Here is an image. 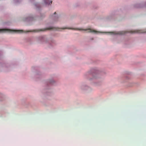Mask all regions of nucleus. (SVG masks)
Segmentation results:
<instances>
[{"label":"nucleus","instance_id":"obj_6","mask_svg":"<svg viewBox=\"0 0 146 146\" xmlns=\"http://www.w3.org/2000/svg\"><path fill=\"white\" fill-rule=\"evenodd\" d=\"M47 29H48V30L53 29H54V28L53 27H49V28H48Z\"/></svg>","mask_w":146,"mask_h":146},{"label":"nucleus","instance_id":"obj_3","mask_svg":"<svg viewBox=\"0 0 146 146\" xmlns=\"http://www.w3.org/2000/svg\"><path fill=\"white\" fill-rule=\"evenodd\" d=\"M129 32L131 33H143L141 31L138 30H135L134 31H131Z\"/></svg>","mask_w":146,"mask_h":146},{"label":"nucleus","instance_id":"obj_5","mask_svg":"<svg viewBox=\"0 0 146 146\" xmlns=\"http://www.w3.org/2000/svg\"><path fill=\"white\" fill-rule=\"evenodd\" d=\"M127 33V32L125 31H119L117 33H116V34H119V35H123L124 34L126 33Z\"/></svg>","mask_w":146,"mask_h":146},{"label":"nucleus","instance_id":"obj_9","mask_svg":"<svg viewBox=\"0 0 146 146\" xmlns=\"http://www.w3.org/2000/svg\"><path fill=\"white\" fill-rule=\"evenodd\" d=\"M54 14H56V12H55Z\"/></svg>","mask_w":146,"mask_h":146},{"label":"nucleus","instance_id":"obj_1","mask_svg":"<svg viewBox=\"0 0 146 146\" xmlns=\"http://www.w3.org/2000/svg\"><path fill=\"white\" fill-rule=\"evenodd\" d=\"M5 31H8L9 32H17L19 33H21L23 32V30H13L9 29H0V33L3 32Z\"/></svg>","mask_w":146,"mask_h":146},{"label":"nucleus","instance_id":"obj_2","mask_svg":"<svg viewBox=\"0 0 146 146\" xmlns=\"http://www.w3.org/2000/svg\"><path fill=\"white\" fill-rule=\"evenodd\" d=\"M79 30H84V31H87V30H89V32H95V33H96L97 32V31L94 30H92L90 29H78Z\"/></svg>","mask_w":146,"mask_h":146},{"label":"nucleus","instance_id":"obj_8","mask_svg":"<svg viewBox=\"0 0 146 146\" xmlns=\"http://www.w3.org/2000/svg\"><path fill=\"white\" fill-rule=\"evenodd\" d=\"M54 29H55L56 30H57V28H54Z\"/></svg>","mask_w":146,"mask_h":146},{"label":"nucleus","instance_id":"obj_4","mask_svg":"<svg viewBox=\"0 0 146 146\" xmlns=\"http://www.w3.org/2000/svg\"><path fill=\"white\" fill-rule=\"evenodd\" d=\"M52 2V1H49V0H44V2L46 5H49L50 3H51Z\"/></svg>","mask_w":146,"mask_h":146},{"label":"nucleus","instance_id":"obj_7","mask_svg":"<svg viewBox=\"0 0 146 146\" xmlns=\"http://www.w3.org/2000/svg\"><path fill=\"white\" fill-rule=\"evenodd\" d=\"M67 29V28H62V29Z\"/></svg>","mask_w":146,"mask_h":146}]
</instances>
